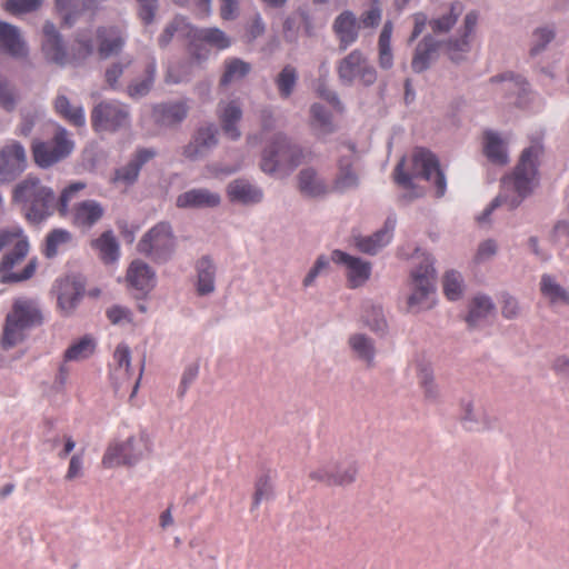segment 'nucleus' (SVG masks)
<instances>
[{
    "label": "nucleus",
    "mask_w": 569,
    "mask_h": 569,
    "mask_svg": "<svg viewBox=\"0 0 569 569\" xmlns=\"http://www.w3.org/2000/svg\"><path fill=\"white\" fill-rule=\"evenodd\" d=\"M339 468L340 465H331L330 462L311 470L308 477L311 481H316L326 486H332L335 483L341 482L342 478H336V476H333V469Z\"/></svg>",
    "instance_id": "51"
},
{
    "label": "nucleus",
    "mask_w": 569,
    "mask_h": 569,
    "mask_svg": "<svg viewBox=\"0 0 569 569\" xmlns=\"http://www.w3.org/2000/svg\"><path fill=\"white\" fill-rule=\"evenodd\" d=\"M331 261L347 269L349 288H356V257L346 253L341 250H333L331 253Z\"/></svg>",
    "instance_id": "50"
},
{
    "label": "nucleus",
    "mask_w": 569,
    "mask_h": 569,
    "mask_svg": "<svg viewBox=\"0 0 569 569\" xmlns=\"http://www.w3.org/2000/svg\"><path fill=\"white\" fill-rule=\"evenodd\" d=\"M418 379L421 387L425 389V395L428 398L437 396V388L433 383L432 371L428 367H421L418 372Z\"/></svg>",
    "instance_id": "62"
},
{
    "label": "nucleus",
    "mask_w": 569,
    "mask_h": 569,
    "mask_svg": "<svg viewBox=\"0 0 569 569\" xmlns=\"http://www.w3.org/2000/svg\"><path fill=\"white\" fill-rule=\"evenodd\" d=\"M541 153L542 146L538 142L525 149L513 172L502 179L503 189L512 190L518 196L516 200H511L510 208L517 207L537 186L538 159Z\"/></svg>",
    "instance_id": "4"
},
{
    "label": "nucleus",
    "mask_w": 569,
    "mask_h": 569,
    "mask_svg": "<svg viewBox=\"0 0 569 569\" xmlns=\"http://www.w3.org/2000/svg\"><path fill=\"white\" fill-rule=\"evenodd\" d=\"M26 152L23 147L11 141L0 149V180L10 181L26 168Z\"/></svg>",
    "instance_id": "14"
},
{
    "label": "nucleus",
    "mask_w": 569,
    "mask_h": 569,
    "mask_svg": "<svg viewBox=\"0 0 569 569\" xmlns=\"http://www.w3.org/2000/svg\"><path fill=\"white\" fill-rule=\"evenodd\" d=\"M482 149L483 154L492 163L503 166L509 160L505 140L492 130L483 132Z\"/></svg>",
    "instance_id": "27"
},
{
    "label": "nucleus",
    "mask_w": 569,
    "mask_h": 569,
    "mask_svg": "<svg viewBox=\"0 0 569 569\" xmlns=\"http://www.w3.org/2000/svg\"><path fill=\"white\" fill-rule=\"evenodd\" d=\"M218 119L223 133L231 140H238L241 136L237 123L242 118V108L239 99L220 101L218 104Z\"/></svg>",
    "instance_id": "15"
},
{
    "label": "nucleus",
    "mask_w": 569,
    "mask_h": 569,
    "mask_svg": "<svg viewBox=\"0 0 569 569\" xmlns=\"http://www.w3.org/2000/svg\"><path fill=\"white\" fill-rule=\"evenodd\" d=\"M56 8L66 26H72L84 11L97 9L96 0H56Z\"/></svg>",
    "instance_id": "28"
},
{
    "label": "nucleus",
    "mask_w": 569,
    "mask_h": 569,
    "mask_svg": "<svg viewBox=\"0 0 569 569\" xmlns=\"http://www.w3.org/2000/svg\"><path fill=\"white\" fill-rule=\"evenodd\" d=\"M251 70L250 63L239 59L229 58L224 61V70L220 78V87H227L242 80Z\"/></svg>",
    "instance_id": "36"
},
{
    "label": "nucleus",
    "mask_w": 569,
    "mask_h": 569,
    "mask_svg": "<svg viewBox=\"0 0 569 569\" xmlns=\"http://www.w3.org/2000/svg\"><path fill=\"white\" fill-rule=\"evenodd\" d=\"M30 249L29 240L23 234L14 244L12 249L7 252L0 261V279L3 283L21 282L30 279L37 270V259L32 258L24 266L22 271L14 272L13 269L28 256Z\"/></svg>",
    "instance_id": "9"
},
{
    "label": "nucleus",
    "mask_w": 569,
    "mask_h": 569,
    "mask_svg": "<svg viewBox=\"0 0 569 569\" xmlns=\"http://www.w3.org/2000/svg\"><path fill=\"white\" fill-rule=\"evenodd\" d=\"M43 0H7L4 9L12 14L27 13L37 10Z\"/></svg>",
    "instance_id": "55"
},
{
    "label": "nucleus",
    "mask_w": 569,
    "mask_h": 569,
    "mask_svg": "<svg viewBox=\"0 0 569 569\" xmlns=\"http://www.w3.org/2000/svg\"><path fill=\"white\" fill-rule=\"evenodd\" d=\"M355 149L352 146H342L340 149V158L338 161V173L336 178V188L342 190L353 186L355 176Z\"/></svg>",
    "instance_id": "26"
},
{
    "label": "nucleus",
    "mask_w": 569,
    "mask_h": 569,
    "mask_svg": "<svg viewBox=\"0 0 569 569\" xmlns=\"http://www.w3.org/2000/svg\"><path fill=\"white\" fill-rule=\"evenodd\" d=\"M130 123L128 107L119 101H103L91 111V124L94 131L114 132Z\"/></svg>",
    "instance_id": "12"
},
{
    "label": "nucleus",
    "mask_w": 569,
    "mask_h": 569,
    "mask_svg": "<svg viewBox=\"0 0 569 569\" xmlns=\"http://www.w3.org/2000/svg\"><path fill=\"white\" fill-rule=\"evenodd\" d=\"M73 149V141L64 128L58 127L53 138L49 141H34L32 153L36 163L48 168L68 157Z\"/></svg>",
    "instance_id": "11"
},
{
    "label": "nucleus",
    "mask_w": 569,
    "mask_h": 569,
    "mask_svg": "<svg viewBox=\"0 0 569 569\" xmlns=\"http://www.w3.org/2000/svg\"><path fill=\"white\" fill-rule=\"evenodd\" d=\"M395 228L396 219L393 217H389L380 230L371 236L358 238V251L368 254L378 253L391 241Z\"/></svg>",
    "instance_id": "19"
},
{
    "label": "nucleus",
    "mask_w": 569,
    "mask_h": 569,
    "mask_svg": "<svg viewBox=\"0 0 569 569\" xmlns=\"http://www.w3.org/2000/svg\"><path fill=\"white\" fill-rule=\"evenodd\" d=\"M312 124L323 132L332 131L330 117L327 111L318 103L311 107Z\"/></svg>",
    "instance_id": "56"
},
{
    "label": "nucleus",
    "mask_w": 569,
    "mask_h": 569,
    "mask_svg": "<svg viewBox=\"0 0 569 569\" xmlns=\"http://www.w3.org/2000/svg\"><path fill=\"white\" fill-rule=\"evenodd\" d=\"M127 281L138 291L149 292L156 284L154 272L141 260H134L128 268Z\"/></svg>",
    "instance_id": "21"
},
{
    "label": "nucleus",
    "mask_w": 569,
    "mask_h": 569,
    "mask_svg": "<svg viewBox=\"0 0 569 569\" xmlns=\"http://www.w3.org/2000/svg\"><path fill=\"white\" fill-rule=\"evenodd\" d=\"M151 452V441L144 431H139L123 441L109 443L102 457V466L107 469L120 466H134Z\"/></svg>",
    "instance_id": "6"
},
{
    "label": "nucleus",
    "mask_w": 569,
    "mask_h": 569,
    "mask_svg": "<svg viewBox=\"0 0 569 569\" xmlns=\"http://www.w3.org/2000/svg\"><path fill=\"white\" fill-rule=\"evenodd\" d=\"M192 31L191 43L203 41L220 50L227 49L230 46V39L218 28L197 29L192 27Z\"/></svg>",
    "instance_id": "37"
},
{
    "label": "nucleus",
    "mask_w": 569,
    "mask_h": 569,
    "mask_svg": "<svg viewBox=\"0 0 569 569\" xmlns=\"http://www.w3.org/2000/svg\"><path fill=\"white\" fill-rule=\"evenodd\" d=\"M23 230L20 227H12L0 230V252L9 246L14 244L22 236Z\"/></svg>",
    "instance_id": "64"
},
{
    "label": "nucleus",
    "mask_w": 569,
    "mask_h": 569,
    "mask_svg": "<svg viewBox=\"0 0 569 569\" xmlns=\"http://www.w3.org/2000/svg\"><path fill=\"white\" fill-rule=\"evenodd\" d=\"M333 30L340 40V49L345 50L356 40V17L351 11H345L337 17Z\"/></svg>",
    "instance_id": "32"
},
{
    "label": "nucleus",
    "mask_w": 569,
    "mask_h": 569,
    "mask_svg": "<svg viewBox=\"0 0 569 569\" xmlns=\"http://www.w3.org/2000/svg\"><path fill=\"white\" fill-rule=\"evenodd\" d=\"M462 12L463 4L459 1H453L445 8L440 16L431 19L429 26L433 33H447L455 27Z\"/></svg>",
    "instance_id": "31"
},
{
    "label": "nucleus",
    "mask_w": 569,
    "mask_h": 569,
    "mask_svg": "<svg viewBox=\"0 0 569 569\" xmlns=\"http://www.w3.org/2000/svg\"><path fill=\"white\" fill-rule=\"evenodd\" d=\"M303 159L302 150L289 143L282 134L276 137L274 142L262 153L261 170L266 173H273L278 170H293Z\"/></svg>",
    "instance_id": "8"
},
{
    "label": "nucleus",
    "mask_w": 569,
    "mask_h": 569,
    "mask_svg": "<svg viewBox=\"0 0 569 569\" xmlns=\"http://www.w3.org/2000/svg\"><path fill=\"white\" fill-rule=\"evenodd\" d=\"M227 193L232 202L243 204H254L262 200L263 193L261 189L253 186L247 180L238 179L229 183Z\"/></svg>",
    "instance_id": "25"
},
{
    "label": "nucleus",
    "mask_w": 569,
    "mask_h": 569,
    "mask_svg": "<svg viewBox=\"0 0 569 569\" xmlns=\"http://www.w3.org/2000/svg\"><path fill=\"white\" fill-rule=\"evenodd\" d=\"M44 41L42 51L46 58L57 64H77L87 59L93 51L89 39L82 37L76 39L70 50H67L62 43L61 37L51 22L43 26Z\"/></svg>",
    "instance_id": "5"
},
{
    "label": "nucleus",
    "mask_w": 569,
    "mask_h": 569,
    "mask_svg": "<svg viewBox=\"0 0 569 569\" xmlns=\"http://www.w3.org/2000/svg\"><path fill=\"white\" fill-rule=\"evenodd\" d=\"M96 341L91 336H84L70 345L64 351L66 361H81L88 359L94 353Z\"/></svg>",
    "instance_id": "40"
},
{
    "label": "nucleus",
    "mask_w": 569,
    "mask_h": 569,
    "mask_svg": "<svg viewBox=\"0 0 569 569\" xmlns=\"http://www.w3.org/2000/svg\"><path fill=\"white\" fill-rule=\"evenodd\" d=\"M382 18V4L380 0H367L362 4V12L358 19V28H376Z\"/></svg>",
    "instance_id": "47"
},
{
    "label": "nucleus",
    "mask_w": 569,
    "mask_h": 569,
    "mask_svg": "<svg viewBox=\"0 0 569 569\" xmlns=\"http://www.w3.org/2000/svg\"><path fill=\"white\" fill-rule=\"evenodd\" d=\"M393 31V24L390 20L386 21L378 40L379 48V64L383 69L392 67L393 56L391 51V36Z\"/></svg>",
    "instance_id": "39"
},
{
    "label": "nucleus",
    "mask_w": 569,
    "mask_h": 569,
    "mask_svg": "<svg viewBox=\"0 0 569 569\" xmlns=\"http://www.w3.org/2000/svg\"><path fill=\"white\" fill-rule=\"evenodd\" d=\"M190 66L187 63H177L168 67L164 80L167 83H179L188 79Z\"/></svg>",
    "instance_id": "57"
},
{
    "label": "nucleus",
    "mask_w": 569,
    "mask_h": 569,
    "mask_svg": "<svg viewBox=\"0 0 569 569\" xmlns=\"http://www.w3.org/2000/svg\"><path fill=\"white\" fill-rule=\"evenodd\" d=\"M299 190L308 197H318L325 194L327 186L321 181L311 169L302 170L299 174Z\"/></svg>",
    "instance_id": "41"
},
{
    "label": "nucleus",
    "mask_w": 569,
    "mask_h": 569,
    "mask_svg": "<svg viewBox=\"0 0 569 569\" xmlns=\"http://www.w3.org/2000/svg\"><path fill=\"white\" fill-rule=\"evenodd\" d=\"M56 112L74 127H82L86 117L82 107L72 106L64 94H59L54 100Z\"/></svg>",
    "instance_id": "33"
},
{
    "label": "nucleus",
    "mask_w": 569,
    "mask_h": 569,
    "mask_svg": "<svg viewBox=\"0 0 569 569\" xmlns=\"http://www.w3.org/2000/svg\"><path fill=\"white\" fill-rule=\"evenodd\" d=\"M43 313L37 300L21 297L13 301L11 311L6 317V322L0 340L3 349H10L21 343L27 332L43 323Z\"/></svg>",
    "instance_id": "2"
},
{
    "label": "nucleus",
    "mask_w": 569,
    "mask_h": 569,
    "mask_svg": "<svg viewBox=\"0 0 569 569\" xmlns=\"http://www.w3.org/2000/svg\"><path fill=\"white\" fill-rule=\"evenodd\" d=\"M540 291L551 305L562 303L569 306V291L560 286L552 276L542 274Z\"/></svg>",
    "instance_id": "34"
},
{
    "label": "nucleus",
    "mask_w": 569,
    "mask_h": 569,
    "mask_svg": "<svg viewBox=\"0 0 569 569\" xmlns=\"http://www.w3.org/2000/svg\"><path fill=\"white\" fill-rule=\"evenodd\" d=\"M86 187V182L82 181L70 183L61 191L57 202L59 214L63 218L70 217L71 224L81 230H90L104 214L103 206L92 199L77 202L69 209L71 200Z\"/></svg>",
    "instance_id": "3"
},
{
    "label": "nucleus",
    "mask_w": 569,
    "mask_h": 569,
    "mask_svg": "<svg viewBox=\"0 0 569 569\" xmlns=\"http://www.w3.org/2000/svg\"><path fill=\"white\" fill-rule=\"evenodd\" d=\"M363 322L375 332H382L387 326L379 306L363 307Z\"/></svg>",
    "instance_id": "53"
},
{
    "label": "nucleus",
    "mask_w": 569,
    "mask_h": 569,
    "mask_svg": "<svg viewBox=\"0 0 569 569\" xmlns=\"http://www.w3.org/2000/svg\"><path fill=\"white\" fill-rule=\"evenodd\" d=\"M154 156L156 151L152 149L143 148L138 150L132 161L116 171L114 181L132 183L137 179L141 167Z\"/></svg>",
    "instance_id": "30"
},
{
    "label": "nucleus",
    "mask_w": 569,
    "mask_h": 569,
    "mask_svg": "<svg viewBox=\"0 0 569 569\" xmlns=\"http://www.w3.org/2000/svg\"><path fill=\"white\" fill-rule=\"evenodd\" d=\"M338 74L341 82L351 84L356 78V54L350 52L338 64Z\"/></svg>",
    "instance_id": "54"
},
{
    "label": "nucleus",
    "mask_w": 569,
    "mask_h": 569,
    "mask_svg": "<svg viewBox=\"0 0 569 569\" xmlns=\"http://www.w3.org/2000/svg\"><path fill=\"white\" fill-rule=\"evenodd\" d=\"M196 289L199 296H207L214 291L216 267L209 257H202L196 263Z\"/></svg>",
    "instance_id": "29"
},
{
    "label": "nucleus",
    "mask_w": 569,
    "mask_h": 569,
    "mask_svg": "<svg viewBox=\"0 0 569 569\" xmlns=\"http://www.w3.org/2000/svg\"><path fill=\"white\" fill-rule=\"evenodd\" d=\"M437 43L431 36H427L418 44L411 62L413 71L421 72L427 69L431 53L436 51Z\"/></svg>",
    "instance_id": "45"
},
{
    "label": "nucleus",
    "mask_w": 569,
    "mask_h": 569,
    "mask_svg": "<svg viewBox=\"0 0 569 569\" xmlns=\"http://www.w3.org/2000/svg\"><path fill=\"white\" fill-rule=\"evenodd\" d=\"M130 361V348L126 343H119L113 352V375H119L121 380H130L132 377Z\"/></svg>",
    "instance_id": "42"
},
{
    "label": "nucleus",
    "mask_w": 569,
    "mask_h": 569,
    "mask_svg": "<svg viewBox=\"0 0 569 569\" xmlns=\"http://www.w3.org/2000/svg\"><path fill=\"white\" fill-rule=\"evenodd\" d=\"M192 26L183 17H176L163 30L159 37V46L166 47L172 40L173 36H178L191 41Z\"/></svg>",
    "instance_id": "38"
},
{
    "label": "nucleus",
    "mask_w": 569,
    "mask_h": 569,
    "mask_svg": "<svg viewBox=\"0 0 569 569\" xmlns=\"http://www.w3.org/2000/svg\"><path fill=\"white\" fill-rule=\"evenodd\" d=\"M495 306L489 297L486 296H477L473 298L470 307L469 315L467 317V322L469 326H477L480 320L487 318L490 313H492Z\"/></svg>",
    "instance_id": "46"
},
{
    "label": "nucleus",
    "mask_w": 569,
    "mask_h": 569,
    "mask_svg": "<svg viewBox=\"0 0 569 569\" xmlns=\"http://www.w3.org/2000/svg\"><path fill=\"white\" fill-rule=\"evenodd\" d=\"M58 306L64 315H70L83 295V286L69 277L57 282Z\"/></svg>",
    "instance_id": "17"
},
{
    "label": "nucleus",
    "mask_w": 569,
    "mask_h": 569,
    "mask_svg": "<svg viewBox=\"0 0 569 569\" xmlns=\"http://www.w3.org/2000/svg\"><path fill=\"white\" fill-rule=\"evenodd\" d=\"M217 141V129L213 126L200 128L192 141L184 147L183 154L186 158L194 160L216 146Z\"/></svg>",
    "instance_id": "22"
},
{
    "label": "nucleus",
    "mask_w": 569,
    "mask_h": 569,
    "mask_svg": "<svg viewBox=\"0 0 569 569\" xmlns=\"http://www.w3.org/2000/svg\"><path fill=\"white\" fill-rule=\"evenodd\" d=\"M462 278L457 271H448L443 277V292L449 300H458L462 295Z\"/></svg>",
    "instance_id": "52"
},
{
    "label": "nucleus",
    "mask_w": 569,
    "mask_h": 569,
    "mask_svg": "<svg viewBox=\"0 0 569 569\" xmlns=\"http://www.w3.org/2000/svg\"><path fill=\"white\" fill-rule=\"evenodd\" d=\"M0 50L17 59L28 56V48L19 30L2 21H0Z\"/></svg>",
    "instance_id": "20"
},
{
    "label": "nucleus",
    "mask_w": 569,
    "mask_h": 569,
    "mask_svg": "<svg viewBox=\"0 0 569 569\" xmlns=\"http://www.w3.org/2000/svg\"><path fill=\"white\" fill-rule=\"evenodd\" d=\"M72 234L70 231L66 229H53L46 237V243L43 249V254L47 258H53L58 254L59 250L71 242Z\"/></svg>",
    "instance_id": "44"
},
{
    "label": "nucleus",
    "mask_w": 569,
    "mask_h": 569,
    "mask_svg": "<svg viewBox=\"0 0 569 569\" xmlns=\"http://www.w3.org/2000/svg\"><path fill=\"white\" fill-rule=\"evenodd\" d=\"M106 316L112 325H122L132 321V313L128 308L112 306L107 309Z\"/></svg>",
    "instance_id": "60"
},
{
    "label": "nucleus",
    "mask_w": 569,
    "mask_h": 569,
    "mask_svg": "<svg viewBox=\"0 0 569 569\" xmlns=\"http://www.w3.org/2000/svg\"><path fill=\"white\" fill-rule=\"evenodd\" d=\"M435 278V268L428 261L421 263L412 271V292L408 298V308L410 310L420 311L433 306Z\"/></svg>",
    "instance_id": "10"
},
{
    "label": "nucleus",
    "mask_w": 569,
    "mask_h": 569,
    "mask_svg": "<svg viewBox=\"0 0 569 569\" xmlns=\"http://www.w3.org/2000/svg\"><path fill=\"white\" fill-rule=\"evenodd\" d=\"M479 19L477 11H470L463 19L461 36L448 41V54L452 61H459L462 53L470 50V36L475 32Z\"/></svg>",
    "instance_id": "18"
},
{
    "label": "nucleus",
    "mask_w": 569,
    "mask_h": 569,
    "mask_svg": "<svg viewBox=\"0 0 569 569\" xmlns=\"http://www.w3.org/2000/svg\"><path fill=\"white\" fill-rule=\"evenodd\" d=\"M491 82L499 83L500 88L498 90L508 96H521L527 89V82L525 79L521 77H513L512 74L508 77L502 76L499 79L493 78Z\"/></svg>",
    "instance_id": "49"
},
{
    "label": "nucleus",
    "mask_w": 569,
    "mask_h": 569,
    "mask_svg": "<svg viewBox=\"0 0 569 569\" xmlns=\"http://www.w3.org/2000/svg\"><path fill=\"white\" fill-rule=\"evenodd\" d=\"M298 79L297 70L295 67L288 64L276 78V84L281 98L287 99L293 91Z\"/></svg>",
    "instance_id": "48"
},
{
    "label": "nucleus",
    "mask_w": 569,
    "mask_h": 569,
    "mask_svg": "<svg viewBox=\"0 0 569 569\" xmlns=\"http://www.w3.org/2000/svg\"><path fill=\"white\" fill-rule=\"evenodd\" d=\"M415 173L427 181H432L437 197H442L447 189L446 178L436 156L426 149H417L412 156Z\"/></svg>",
    "instance_id": "13"
},
{
    "label": "nucleus",
    "mask_w": 569,
    "mask_h": 569,
    "mask_svg": "<svg viewBox=\"0 0 569 569\" xmlns=\"http://www.w3.org/2000/svg\"><path fill=\"white\" fill-rule=\"evenodd\" d=\"M137 249L154 262L168 261L176 249L171 226L168 222L157 223L140 239Z\"/></svg>",
    "instance_id": "7"
},
{
    "label": "nucleus",
    "mask_w": 569,
    "mask_h": 569,
    "mask_svg": "<svg viewBox=\"0 0 569 569\" xmlns=\"http://www.w3.org/2000/svg\"><path fill=\"white\" fill-rule=\"evenodd\" d=\"M272 493V486L268 476H261L256 481L253 507L257 508L263 499H267Z\"/></svg>",
    "instance_id": "58"
},
{
    "label": "nucleus",
    "mask_w": 569,
    "mask_h": 569,
    "mask_svg": "<svg viewBox=\"0 0 569 569\" xmlns=\"http://www.w3.org/2000/svg\"><path fill=\"white\" fill-rule=\"evenodd\" d=\"M156 69H157L156 59L153 57H151L147 61L146 67H144L146 78L141 81L133 82L128 87L127 91L131 98L143 97L150 91V89L153 84V81H154Z\"/></svg>",
    "instance_id": "43"
},
{
    "label": "nucleus",
    "mask_w": 569,
    "mask_h": 569,
    "mask_svg": "<svg viewBox=\"0 0 569 569\" xmlns=\"http://www.w3.org/2000/svg\"><path fill=\"white\" fill-rule=\"evenodd\" d=\"M179 208H213L220 203V196L208 189H191L178 196Z\"/></svg>",
    "instance_id": "24"
},
{
    "label": "nucleus",
    "mask_w": 569,
    "mask_h": 569,
    "mask_svg": "<svg viewBox=\"0 0 569 569\" xmlns=\"http://www.w3.org/2000/svg\"><path fill=\"white\" fill-rule=\"evenodd\" d=\"M96 38L98 53L102 59L118 53L126 43L123 30L117 26L98 28Z\"/></svg>",
    "instance_id": "16"
},
{
    "label": "nucleus",
    "mask_w": 569,
    "mask_h": 569,
    "mask_svg": "<svg viewBox=\"0 0 569 569\" xmlns=\"http://www.w3.org/2000/svg\"><path fill=\"white\" fill-rule=\"evenodd\" d=\"M553 37L555 32L548 28L537 29L533 33V47L530 50L531 54H537Z\"/></svg>",
    "instance_id": "63"
},
{
    "label": "nucleus",
    "mask_w": 569,
    "mask_h": 569,
    "mask_svg": "<svg viewBox=\"0 0 569 569\" xmlns=\"http://www.w3.org/2000/svg\"><path fill=\"white\" fill-rule=\"evenodd\" d=\"M358 359H362L367 367H370L375 356V348L368 338L363 335H358Z\"/></svg>",
    "instance_id": "61"
},
{
    "label": "nucleus",
    "mask_w": 569,
    "mask_h": 569,
    "mask_svg": "<svg viewBox=\"0 0 569 569\" xmlns=\"http://www.w3.org/2000/svg\"><path fill=\"white\" fill-rule=\"evenodd\" d=\"M12 201L21 207L30 223H40L52 214L54 192L38 178L28 176L14 187Z\"/></svg>",
    "instance_id": "1"
},
{
    "label": "nucleus",
    "mask_w": 569,
    "mask_h": 569,
    "mask_svg": "<svg viewBox=\"0 0 569 569\" xmlns=\"http://www.w3.org/2000/svg\"><path fill=\"white\" fill-rule=\"evenodd\" d=\"M92 248H94L100 259L110 263L119 258V244L112 231H104L101 236L92 241Z\"/></svg>",
    "instance_id": "35"
},
{
    "label": "nucleus",
    "mask_w": 569,
    "mask_h": 569,
    "mask_svg": "<svg viewBox=\"0 0 569 569\" xmlns=\"http://www.w3.org/2000/svg\"><path fill=\"white\" fill-rule=\"evenodd\" d=\"M331 258L329 259L327 256L321 254L317 258L313 267L310 269L306 278L303 279V286L309 287L311 286L316 278L322 273L326 272L330 267Z\"/></svg>",
    "instance_id": "59"
},
{
    "label": "nucleus",
    "mask_w": 569,
    "mask_h": 569,
    "mask_svg": "<svg viewBox=\"0 0 569 569\" xmlns=\"http://www.w3.org/2000/svg\"><path fill=\"white\" fill-rule=\"evenodd\" d=\"M188 113V106L184 101L160 103L153 107L152 117L160 126H174L180 123Z\"/></svg>",
    "instance_id": "23"
}]
</instances>
